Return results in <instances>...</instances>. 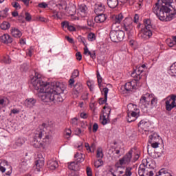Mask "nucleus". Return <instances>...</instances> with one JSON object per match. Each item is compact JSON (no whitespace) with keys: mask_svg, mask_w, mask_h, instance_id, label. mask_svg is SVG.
<instances>
[{"mask_svg":"<svg viewBox=\"0 0 176 176\" xmlns=\"http://www.w3.org/2000/svg\"><path fill=\"white\" fill-rule=\"evenodd\" d=\"M78 76H79V70L74 69L72 74L71 78H74L75 79L76 78H78Z\"/></svg>","mask_w":176,"mask_h":176,"instance_id":"c03bdc74","label":"nucleus"},{"mask_svg":"<svg viewBox=\"0 0 176 176\" xmlns=\"http://www.w3.org/2000/svg\"><path fill=\"white\" fill-rule=\"evenodd\" d=\"M168 74L171 76H176V62L174 63L168 70Z\"/></svg>","mask_w":176,"mask_h":176,"instance_id":"7c9ffc66","label":"nucleus"},{"mask_svg":"<svg viewBox=\"0 0 176 176\" xmlns=\"http://www.w3.org/2000/svg\"><path fill=\"white\" fill-rule=\"evenodd\" d=\"M94 164L96 168H98L99 167H101L102 164H104V162H102V160L99 159L98 160L95 161Z\"/></svg>","mask_w":176,"mask_h":176,"instance_id":"e433bc0d","label":"nucleus"},{"mask_svg":"<svg viewBox=\"0 0 176 176\" xmlns=\"http://www.w3.org/2000/svg\"><path fill=\"white\" fill-rule=\"evenodd\" d=\"M35 104H36V99H34L33 98H28L25 101V104L27 108H34Z\"/></svg>","mask_w":176,"mask_h":176,"instance_id":"aec40b11","label":"nucleus"},{"mask_svg":"<svg viewBox=\"0 0 176 176\" xmlns=\"http://www.w3.org/2000/svg\"><path fill=\"white\" fill-rule=\"evenodd\" d=\"M2 62L4 63V64H10V63H12V60L9 56H6L3 58Z\"/></svg>","mask_w":176,"mask_h":176,"instance_id":"a19ab883","label":"nucleus"},{"mask_svg":"<svg viewBox=\"0 0 176 176\" xmlns=\"http://www.w3.org/2000/svg\"><path fill=\"white\" fill-rule=\"evenodd\" d=\"M109 89H103L102 91V94H104V98H99V104L100 105H103V104H107V101L108 100V91Z\"/></svg>","mask_w":176,"mask_h":176,"instance_id":"f3484780","label":"nucleus"},{"mask_svg":"<svg viewBox=\"0 0 176 176\" xmlns=\"http://www.w3.org/2000/svg\"><path fill=\"white\" fill-rule=\"evenodd\" d=\"M131 170H133V168L128 167L125 170V176H131L132 175Z\"/></svg>","mask_w":176,"mask_h":176,"instance_id":"37998d69","label":"nucleus"},{"mask_svg":"<svg viewBox=\"0 0 176 176\" xmlns=\"http://www.w3.org/2000/svg\"><path fill=\"white\" fill-rule=\"evenodd\" d=\"M107 109V111L108 113H104V115L102 116V118H100L101 123L103 124V126H105L108 123V119L109 118V115H111V107L108 106H104L103 107V109ZM106 114V115H105Z\"/></svg>","mask_w":176,"mask_h":176,"instance_id":"2eb2a0df","label":"nucleus"},{"mask_svg":"<svg viewBox=\"0 0 176 176\" xmlns=\"http://www.w3.org/2000/svg\"><path fill=\"white\" fill-rule=\"evenodd\" d=\"M78 10L81 17H86V12L87 11V6H86L85 4H81L79 6Z\"/></svg>","mask_w":176,"mask_h":176,"instance_id":"b1692460","label":"nucleus"},{"mask_svg":"<svg viewBox=\"0 0 176 176\" xmlns=\"http://www.w3.org/2000/svg\"><path fill=\"white\" fill-rule=\"evenodd\" d=\"M166 111H171L173 108L176 107V96L171 95L170 98H167V100L165 102Z\"/></svg>","mask_w":176,"mask_h":176,"instance_id":"9b49d317","label":"nucleus"},{"mask_svg":"<svg viewBox=\"0 0 176 176\" xmlns=\"http://www.w3.org/2000/svg\"><path fill=\"white\" fill-rule=\"evenodd\" d=\"M167 44L169 46V47H173L176 45V42L173 41V40H168Z\"/></svg>","mask_w":176,"mask_h":176,"instance_id":"603ef678","label":"nucleus"},{"mask_svg":"<svg viewBox=\"0 0 176 176\" xmlns=\"http://www.w3.org/2000/svg\"><path fill=\"white\" fill-rule=\"evenodd\" d=\"M144 28H147L148 30H152V22L151 19H144Z\"/></svg>","mask_w":176,"mask_h":176,"instance_id":"473e14b6","label":"nucleus"},{"mask_svg":"<svg viewBox=\"0 0 176 176\" xmlns=\"http://www.w3.org/2000/svg\"><path fill=\"white\" fill-rule=\"evenodd\" d=\"M134 153L133 162H137L140 159V151H136Z\"/></svg>","mask_w":176,"mask_h":176,"instance_id":"864d4df0","label":"nucleus"},{"mask_svg":"<svg viewBox=\"0 0 176 176\" xmlns=\"http://www.w3.org/2000/svg\"><path fill=\"white\" fill-rule=\"evenodd\" d=\"M25 16L26 21H31L32 16H31V14H30V12H25Z\"/></svg>","mask_w":176,"mask_h":176,"instance_id":"6e6d98bb","label":"nucleus"},{"mask_svg":"<svg viewBox=\"0 0 176 176\" xmlns=\"http://www.w3.org/2000/svg\"><path fill=\"white\" fill-rule=\"evenodd\" d=\"M160 140H162V138H160L157 133H153L149 135L148 142H160Z\"/></svg>","mask_w":176,"mask_h":176,"instance_id":"a211bd4d","label":"nucleus"},{"mask_svg":"<svg viewBox=\"0 0 176 176\" xmlns=\"http://www.w3.org/2000/svg\"><path fill=\"white\" fill-rule=\"evenodd\" d=\"M25 140H24V139L23 138H18L16 140V146H21V145H23V144H25Z\"/></svg>","mask_w":176,"mask_h":176,"instance_id":"4c0bfd02","label":"nucleus"},{"mask_svg":"<svg viewBox=\"0 0 176 176\" xmlns=\"http://www.w3.org/2000/svg\"><path fill=\"white\" fill-rule=\"evenodd\" d=\"M139 131L144 134V133H148L149 131V128L151 127V122L145 121L142 120L138 124Z\"/></svg>","mask_w":176,"mask_h":176,"instance_id":"1a4fd4ad","label":"nucleus"},{"mask_svg":"<svg viewBox=\"0 0 176 176\" xmlns=\"http://www.w3.org/2000/svg\"><path fill=\"white\" fill-rule=\"evenodd\" d=\"M21 71H23L25 72L28 71V65H27V63H23L21 66Z\"/></svg>","mask_w":176,"mask_h":176,"instance_id":"5fc2aeb1","label":"nucleus"},{"mask_svg":"<svg viewBox=\"0 0 176 176\" xmlns=\"http://www.w3.org/2000/svg\"><path fill=\"white\" fill-rule=\"evenodd\" d=\"M96 157L102 159L104 157V153H102V149L98 148L96 151Z\"/></svg>","mask_w":176,"mask_h":176,"instance_id":"58836bf2","label":"nucleus"},{"mask_svg":"<svg viewBox=\"0 0 176 176\" xmlns=\"http://www.w3.org/2000/svg\"><path fill=\"white\" fill-rule=\"evenodd\" d=\"M74 98H78L79 97V91L76 89H74L72 91Z\"/></svg>","mask_w":176,"mask_h":176,"instance_id":"bf43d9fd","label":"nucleus"},{"mask_svg":"<svg viewBox=\"0 0 176 176\" xmlns=\"http://www.w3.org/2000/svg\"><path fill=\"white\" fill-rule=\"evenodd\" d=\"M74 157L77 160V163H82V162H85V155L82 153H77L74 155Z\"/></svg>","mask_w":176,"mask_h":176,"instance_id":"c85d7f7f","label":"nucleus"},{"mask_svg":"<svg viewBox=\"0 0 176 176\" xmlns=\"http://www.w3.org/2000/svg\"><path fill=\"white\" fill-rule=\"evenodd\" d=\"M10 34L14 38H21L23 33L16 28H12L10 30Z\"/></svg>","mask_w":176,"mask_h":176,"instance_id":"6ab92c4d","label":"nucleus"},{"mask_svg":"<svg viewBox=\"0 0 176 176\" xmlns=\"http://www.w3.org/2000/svg\"><path fill=\"white\" fill-rule=\"evenodd\" d=\"M140 38L143 39V41H148V39H151L152 38V29L143 28L141 30L140 33Z\"/></svg>","mask_w":176,"mask_h":176,"instance_id":"f8f14e48","label":"nucleus"},{"mask_svg":"<svg viewBox=\"0 0 176 176\" xmlns=\"http://www.w3.org/2000/svg\"><path fill=\"white\" fill-rule=\"evenodd\" d=\"M28 166V164L27 163V162L25 161H23L21 163V168H22V170H27V166Z\"/></svg>","mask_w":176,"mask_h":176,"instance_id":"8fccbe9b","label":"nucleus"},{"mask_svg":"<svg viewBox=\"0 0 176 176\" xmlns=\"http://www.w3.org/2000/svg\"><path fill=\"white\" fill-rule=\"evenodd\" d=\"M47 166L50 170H56L58 167V162L56 160H50L47 162Z\"/></svg>","mask_w":176,"mask_h":176,"instance_id":"4be33fe9","label":"nucleus"},{"mask_svg":"<svg viewBox=\"0 0 176 176\" xmlns=\"http://www.w3.org/2000/svg\"><path fill=\"white\" fill-rule=\"evenodd\" d=\"M38 160L35 162V166L37 171H41V168L45 166V158L42 155H38Z\"/></svg>","mask_w":176,"mask_h":176,"instance_id":"4468645a","label":"nucleus"},{"mask_svg":"<svg viewBox=\"0 0 176 176\" xmlns=\"http://www.w3.org/2000/svg\"><path fill=\"white\" fill-rule=\"evenodd\" d=\"M57 8L59 10H67V1L65 0H60L58 4H56Z\"/></svg>","mask_w":176,"mask_h":176,"instance_id":"a878e982","label":"nucleus"},{"mask_svg":"<svg viewBox=\"0 0 176 176\" xmlns=\"http://www.w3.org/2000/svg\"><path fill=\"white\" fill-rule=\"evenodd\" d=\"M69 170H72V171H78L79 170V164L78 162H71L69 165Z\"/></svg>","mask_w":176,"mask_h":176,"instance_id":"cd10ccee","label":"nucleus"},{"mask_svg":"<svg viewBox=\"0 0 176 176\" xmlns=\"http://www.w3.org/2000/svg\"><path fill=\"white\" fill-rule=\"evenodd\" d=\"M124 19V16L123 14L120 13L118 14H112L110 16V19L111 20V30H116V28H119L118 25L122 24V21Z\"/></svg>","mask_w":176,"mask_h":176,"instance_id":"0eeeda50","label":"nucleus"},{"mask_svg":"<svg viewBox=\"0 0 176 176\" xmlns=\"http://www.w3.org/2000/svg\"><path fill=\"white\" fill-rule=\"evenodd\" d=\"M90 53H91V52H90L89 50V48H87V44L85 45V47H84V54H85V56H89Z\"/></svg>","mask_w":176,"mask_h":176,"instance_id":"13d9d810","label":"nucleus"},{"mask_svg":"<svg viewBox=\"0 0 176 176\" xmlns=\"http://www.w3.org/2000/svg\"><path fill=\"white\" fill-rule=\"evenodd\" d=\"M126 120L128 123H131V122H135V118H133V117L130 116V112H129L127 114Z\"/></svg>","mask_w":176,"mask_h":176,"instance_id":"de8ad7c7","label":"nucleus"},{"mask_svg":"<svg viewBox=\"0 0 176 176\" xmlns=\"http://www.w3.org/2000/svg\"><path fill=\"white\" fill-rule=\"evenodd\" d=\"M10 174H12V166L8 165L2 166L0 164V176H10Z\"/></svg>","mask_w":176,"mask_h":176,"instance_id":"ddd939ff","label":"nucleus"},{"mask_svg":"<svg viewBox=\"0 0 176 176\" xmlns=\"http://www.w3.org/2000/svg\"><path fill=\"white\" fill-rule=\"evenodd\" d=\"M157 104V98H153L151 101V107H155Z\"/></svg>","mask_w":176,"mask_h":176,"instance_id":"680f3d73","label":"nucleus"},{"mask_svg":"<svg viewBox=\"0 0 176 176\" xmlns=\"http://www.w3.org/2000/svg\"><path fill=\"white\" fill-rule=\"evenodd\" d=\"M33 53H34V48L30 47L29 49L27 50L26 54L27 56H29V57H31Z\"/></svg>","mask_w":176,"mask_h":176,"instance_id":"3c124183","label":"nucleus"},{"mask_svg":"<svg viewBox=\"0 0 176 176\" xmlns=\"http://www.w3.org/2000/svg\"><path fill=\"white\" fill-rule=\"evenodd\" d=\"M104 11L105 7L104 6V5L101 3L96 4L94 12L96 14H100V13H104Z\"/></svg>","mask_w":176,"mask_h":176,"instance_id":"5701e85b","label":"nucleus"},{"mask_svg":"<svg viewBox=\"0 0 176 176\" xmlns=\"http://www.w3.org/2000/svg\"><path fill=\"white\" fill-rule=\"evenodd\" d=\"M96 14L97 16H95V19H94L96 23H104L105 20H107V15H105V14L100 13V14Z\"/></svg>","mask_w":176,"mask_h":176,"instance_id":"412c9836","label":"nucleus"},{"mask_svg":"<svg viewBox=\"0 0 176 176\" xmlns=\"http://www.w3.org/2000/svg\"><path fill=\"white\" fill-rule=\"evenodd\" d=\"M87 25H89V27H94V21L93 20V18L87 19Z\"/></svg>","mask_w":176,"mask_h":176,"instance_id":"09e8293b","label":"nucleus"},{"mask_svg":"<svg viewBox=\"0 0 176 176\" xmlns=\"http://www.w3.org/2000/svg\"><path fill=\"white\" fill-rule=\"evenodd\" d=\"M87 176H93V173L91 172V168L87 167Z\"/></svg>","mask_w":176,"mask_h":176,"instance_id":"774afa93","label":"nucleus"},{"mask_svg":"<svg viewBox=\"0 0 176 176\" xmlns=\"http://www.w3.org/2000/svg\"><path fill=\"white\" fill-rule=\"evenodd\" d=\"M173 0H158L153 8V12L161 21H171L175 19L176 13L170 12Z\"/></svg>","mask_w":176,"mask_h":176,"instance_id":"f257e3e1","label":"nucleus"},{"mask_svg":"<svg viewBox=\"0 0 176 176\" xmlns=\"http://www.w3.org/2000/svg\"><path fill=\"white\" fill-rule=\"evenodd\" d=\"M107 5L111 9H115L119 5V0H107Z\"/></svg>","mask_w":176,"mask_h":176,"instance_id":"393cba45","label":"nucleus"},{"mask_svg":"<svg viewBox=\"0 0 176 176\" xmlns=\"http://www.w3.org/2000/svg\"><path fill=\"white\" fill-rule=\"evenodd\" d=\"M140 105H144L145 107L149 105V101L146 100V97L142 96L140 100Z\"/></svg>","mask_w":176,"mask_h":176,"instance_id":"f704fd0d","label":"nucleus"},{"mask_svg":"<svg viewBox=\"0 0 176 176\" xmlns=\"http://www.w3.org/2000/svg\"><path fill=\"white\" fill-rule=\"evenodd\" d=\"M0 40L2 43H6V45L12 43V42H13V38L8 34H3L1 36H0Z\"/></svg>","mask_w":176,"mask_h":176,"instance_id":"dca6fc26","label":"nucleus"},{"mask_svg":"<svg viewBox=\"0 0 176 176\" xmlns=\"http://www.w3.org/2000/svg\"><path fill=\"white\" fill-rule=\"evenodd\" d=\"M61 25L63 28H67L69 27V22L65 21L61 23Z\"/></svg>","mask_w":176,"mask_h":176,"instance_id":"4d7b16f0","label":"nucleus"},{"mask_svg":"<svg viewBox=\"0 0 176 176\" xmlns=\"http://www.w3.org/2000/svg\"><path fill=\"white\" fill-rule=\"evenodd\" d=\"M9 12V8H5L4 10L0 11V16H1L2 19H5L8 17V12Z\"/></svg>","mask_w":176,"mask_h":176,"instance_id":"c9c22d12","label":"nucleus"},{"mask_svg":"<svg viewBox=\"0 0 176 176\" xmlns=\"http://www.w3.org/2000/svg\"><path fill=\"white\" fill-rule=\"evenodd\" d=\"M121 26L126 32H130L131 31V28H133V19L126 17L122 22Z\"/></svg>","mask_w":176,"mask_h":176,"instance_id":"9d476101","label":"nucleus"},{"mask_svg":"<svg viewBox=\"0 0 176 176\" xmlns=\"http://www.w3.org/2000/svg\"><path fill=\"white\" fill-rule=\"evenodd\" d=\"M0 28H1V30H3L4 31H6V30H9V28H10V23L8 21H3L1 24Z\"/></svg>","mask_w":176,"mask_h":176,"instance_id":"72a5a7b5","label":"nucleus"},{"mask_svg":"<svg viewBox=\"0 0 176 176\" xmlns=\"http://www.w3.org/2000/svg\"><path fill=\"white\" fill-rule=\"evenodd\" d=\"M42 74L34 70V75L30 76V85L34 89H64V85L61 82H45L42 81Z\"/></svg>","mask_w":176,"mask_h":176,"instance_id":"7ed1b4c3","label":"nucleus"},{"mask_svg":"<svg viewBox=\"0 0 176 176\" xmlns=\"http://www.w3.org/2000/svg\"><path fill=\"white\" fill-rule=\"evenodd\" d=\"M151 144L152 148H159V142H153L152 143H150Z\"/></svg>","mask_w":176,"mask_h":176,"instance_id":"e2e57ef3","label":"nucleus"},{"mask_svg":"<svg viewBox=\"0 0 176 176\" xmlns=\"http://www.w3.org/2000/svg\"><path fill=\"white\" fill-rule=\"evenodd\" d=\"M87 38L89 42H93L94 41H96V34L93 32H91L88 34Z\"/></svg>","mask_w":176,"mask_h":176,"instance_id":"ea45409f","label":"nucleus"},{"mask_svg":"<svg viewBox=\"0 0 176 176\" xmlns=\"http://www.w3.org/2000/svg\"><path fill=\"white\" fill-rule=\"evenodd\" d=\"M97 78H98V83L100 89L102 87L103 89H108V87H105L102 85V78L101 77V75H100V73L98 72L97 74Z\"/></svg>","mask_w":176,"mask_h":176,"instance_id":"2f4dec72","label":"nucleus"},{"mask_svg":"<svg viewBox=\"0 0 176 176\" xmlns=\"http://www.w3.org/2000/svg\"><path fill=\"white\" fill-rule=\"evenodd\" d=\"M38 96L43 102H53L55 104L64 101V89L58 92L54 89H37Z\"/></svg>","mask_w":176,"mask_h":176,"instance_id":"f03ea898","label":"nucleus"},{"mask_svg":"<svg viewBox=\"0 0 176 176\" xmlns=\"http://www.w3.org/2000/svg\"><path fill=\"white\" fill-rule=\"evenodd\" d=\"M8 104H9V100L6 98H0V109L5 108V107H8Z\"/></svg>","mask_w":176,"mask_h":176,"instance_id":"c756f323","label":"nucleus"},{"mask_svg":"<svg viewBox=\"0 0 176 176\" xmlns=\"http://www.w3.org/2000/svg\"><path fill=\"white\" fill-rule=\"evenodd\" d=\"M97 130H98V124L94 123L93 125V133H97Z\"/></svg>","mask_w":176,"mask_h":176,"instance_id":"69168bd1","label":"nucleus"},{"mask_svg":"<svg viewBox=\"0 0 176 176\" xmlns=\"http://www.w3.org/2000/svg\"><path fill=\"white\" fill-rule=\"evenodd\" d=\"M12 6L14 7L16 10H19L20 9H21V6H20V4L17 2H12L11 3Z\"/></svg>","mask_w":176,"mask_h":176,"instance_id":"a18cd8bd","label":"nucleus"},{"mask_svg":"<svg viewBox=\"0 0 176 176\" xmlns=\"http://www.w3.org/2000/svg\"><path fill=\"white\" fill-rule=\"evenodd\" d=\"M131 91V89H120V92L122 93V94H127V93H130Z\"/></svg>","mask_w":176,"mask_h":176,"instance_id":"052dcab7","label":"nucleus"},{"mask_svg":"<svg viewBox=\"0 0 176 176\" xmlns=\"http://www.w3.org/2000/svg\"><path fill=\"white\" fill-rule=\"evenodd\" d=\"M142 67L138 69L137 67L131 73V77L134 78V80L126 82L124 85V89H135L137 87V82L141 80L142 78Z\"/></svg>","mask_w":176,"mask_h":176,"instance_id":"39448f33","label":"nucleus"},{"mask_svg":"<svg viewBox=\"0 0 176 176\" xmlns=\"http://www.w3.org/2000/svg\"><path fill=\"white\" fill-rule=\"evenodd\" d=\"M36 21H41V23H46V18L41 16H36Z\"/></svg>","mask_w":176,"mask_h":176,"instance_id":"49530a36","label":"nucleus"},{"mask_svg":"<svg viewBox=\"0 0 176 176\" xmlns=\"http://www.w3.org/2000/svg\"><path fill=\"white\" fill-rule=\"evenodd\" d=\"M138 174L140 176L148 175V170H146V168H145V166L140 165L139 166V169H138Z\"/></svg>","mask_w":176,"mask_h":176,"instance_id":"bb28decb","label":"nucleus"},{"mask_svg":"<svg viewBox=\"0 0 176 176\" xmlns=\"http://www.w3.org/2000/svg\"><path fill=\"white\" fill-rule=\"evenodd\" d=\"M49 144H50V135H46V132L43 129L37 128L32 142V146L45 149L46 145H49Z\"/></svg>","mask_w":176,"mask_h":176,"instance_id":"20e7f679","label":"nucleus"},{"mask_svg":"<svg viewBox=\"0 0 176 176\" xmlns=\"http://www.w3.org/2000/svg\"><path fill=\"white\" fill-rule=\"evenodd\" d=\"M87 85L89 89H93V87H94V82L93 81L87 82Z\"/></svg>","mask_w":176,"mask_h":176,"instance_id":"0e129e2a","label":"nucleus"},{"mask_svg":"<svg viewBox=\"0 0 176 176\" xmlns=\"http://www.w3.org/2000/svg\"><path fill=\"white\" fill-rule=\"evenodd\" d=\"M68 176H79V172L78 170H73Z\"/></svg>","mask_w":176,"mask_h":176,"instance_id":"338daca9","label":"nucleus"},{"mask_svg":"<svg viewBox=\"0 0 176 176\" xmlns=\"http://www.w3.org/2000/svg\"><path fill=\"white\" fill-rule=\"evenodd\" d=\"M109 36L112 42L118 43L124 39V32L123 30H111Z\"/></svg>","mask_w":176,"mask_h":176,"instance_id":"423d86ee","label":"nucleus"},{"mask_svg":"<svg viewBox=\"0 0 176 176\" xmlns=\"http://www.w3.org/2000/svg\"><path fill=\"white\" fill-rule=\"evenodd\" d=\"M77 39L78 41L80 42V43H82L84 45V46H85V45H87L86 43V39L85 38V37H83L82 36H78Z\"/></svg>","mask_w":176,"mask_h":176,"instance_id":"79ce46f5","label":"nucleus"},{"mask_svg":"<svg viewBox=\"0 0 176 176\" xmlns=\"http://www.w3.org/2000/svg\"><path fill=\"white\" fill-rule=\"evenodd\" d=\"M133 151H137V147L131 148L122 158L119 160L120 166H123V164H126V163H130V162H131Z\"/></svg>","mask_w":176,"mask_h":176,"instance_id":"6e6552de","label":"nucleus"}]
</instances>
